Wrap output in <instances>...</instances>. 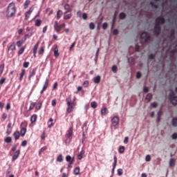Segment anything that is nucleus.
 I'll return each instance as SVG.
<instances>
[{
    "label": "nucleus",
    "instance_id": "nucleus-1",
    "mask_svg": "<svg viewBox=\"0 0 177 177\" xmlns=\"http://www.w3.org/2000/svg\"><path fill=\"white\" fill-rule=\"evenodd\" d=\"M165 19L162 17H158L155 20V27L153 30V34L156 37H158L160 35V32H161V26L160 24H165Z\"/></svg>",
    "mask_w": 177,
    "mask_h": 177
},
{
    "label": "nucleus",
    "instance_id": "nucleus-2",
    "mask_svg": "<svg viewBox=\"0 0 177 177\" xmlns=\"http://www.w3.org/2000/svg\"><path fill=\"white\" fill-rule=\"evenodd\" d=\"M6 15L8 19L13 17V16L16 15V6H15V3H11L8 5Z\"/></svg>",
    "mask_w": 177,
    "mask_h": 177
},
{
    "label": "nucleus",
    "instance_id": "nucleus-3",
    "mask_svg": "<svg viewBox=\"0 0 177 177\" xmlns=\"http://www.w3.org/2000/svg\"><path fill=\"white\" fill-rule=\"evenodd\" d=\"M66 102L68 106L66 111L68 114H70L71 113H73L74 107L77 106V103L75 102H71V98H66Z\"/></svg>",
    "mask_w": 177,
    "mask_h": 177
},
{
    "label": "nucleus",
    "instance_id": "nucleus-4",
    "mask_svg": "<svg viewBox=\"0 0 177 177\" xmlns=\"http://www.w3.org/2000/svg\"><path fill=\"white\" fill-rule=\"evenodd\" d=\"M169 99L172 104L174 106L177 104V96H175V93L172 90L170 91Z\"/></svg>",
    "mask_w": 177,
    "mask_h": 177
},
{
    "label": "nucleus",
    "instance_id": "nucleus-5",
    "mask_svg": "<svg viewBox=\"0 0 177 177\" xmlns=\"http://www.w3.org/2000/svg\"><path fill=\"white\" fill-rule=\"evenodd\" d=\"M71 139H73V127H71L67 131L66 142H71Z\"/></svg>",
    "mask_w": 177,
    "mask_h": 177
},
{
    "label": "nucleus",
    "instance_id": "nucleus-6",
    "mask_svg": "<svg viewBox=\"0 0 177 177\" xmlns=\"http://www.w3.org/2000/svg\"><path fill=\"white\" fill-rule=\"evenodd\" d=\"M140 38L141 39H143V41H145V42H147V41H150V35H149V33L145 32H142L140 35Z\"/></svg>",
    "mask_w": 177,
    "mask_h": 177
},
{
    "label": "nucleus",
    "instance_id": "nucleus-7",
    "mask_svg": "<svg viewBox=\"0 0 177 177\" xmlns=\"http://www.w3.org/2000/svg\"><path fill=\"white\" fill-rule=\"evenodd\" d=\"M119 123H120V119L118 118V116H114L111 119V124L113 127H117V125H118Z\"/></svg>",
    "mask_w": 177,
    "mask_h": 177
},
{
    "label": "nucleus",
    "instance_id": "nucleus-8",
    "mask_svg": "<svg viewBox=\"0 0 177 177\" xmlns=\"http://www.w3.org/2000/svg\"><path fill=\"white\" fill-rule=\"evenodd\" d=\"M48 86H49V79L46 80L44 86H43V88L40 91L41 95H42L44 93V92H45V91H46V89H48Z\"/></svg>",
    "mask_w": 177,
    "mask_h": 177
},
{
    "label": "nucleus",
    "instance_id": "nucleus-9",
    "mask_svg": "<svg viewBox=\"0 0 177 177\" xmlns=\"http://www.w3.org/2000/svg\"><path fill=\"white\" fill-rule=\"evenodd\" d=\"M34 10V9L31 7L28 11H27L25 13V20H28L30 19V16H31V13H32V11Z\"/></svg>",
    "mask_w": 177,
    "mask_h": 177
},
{
    "label": "nucleus",
    "instance_id": "nucleus-10",
    "mask_svg": "<svg viewBox=\"0 0 177 177\" xmlns=\"http://www.w3.org/2000/svg\"><path fill=\"white\" fill-rule=\"evenodd\" d=\"M36 73H37V69H35V68L29 71V76H28L29 81H31V78H32V77H34V75H35Z\"/></svg>",
    "mask_w": 177,
    "mask_h": 177
},
{
    "label": "nucleus",
    "instance_id": "nucleus-11",
    "mask_svg": "<svg viewBox=\"0 0 177 177\" xmlns=\"http://www.w3.org/2000/svg\"><path fill=\"white\" fill-rule=\"evenodd\" d=\"M54 28H55V31H57V32H60V31L62 30V26H60V25H59L57 21L55 22Z\"/></svg>",
    "mask_w": 177,
    "mask_h": 177
},
{
    "label": "nucleus",
    "instance_id": "nucleus-12",
    "mask_svg": "<svg viewBox=\"0 0 177 177\" xmlns=\"http://www.w3.org/2000/svg\"><path fill=\"white\" fill-rule=\"evenodd\" d=\"M19 156H20V149L16 151L12 156V160L16 161L17 158H19Z\"/></svg>",
    "mask_w": 177,
    "mask_h": 177
},
{
    "label": "nucleus",
    "instance_id": "nucleus-13",
    "mask_svg": "<svg viewBox=\"0 0 177 177\" xmlns=\"http://www.w3.org/2000/svg\"><path fill=\"white\" fill-rule=\"evenodd\" d=\"M66 161L71 162V164H74V158H71L70 155H68L66 156Z\"/></svg>",
    "mask_w": 177,
    "mask_h": 177
},
{
    "label": "nucleus",
    "instance_id": "nucleus-14",
    "mask_svg": "<svg viewBox=\"0 0 177 177\" xmlns=\"http://www.w3.org/2000/svg\"><path fill=\"white\" fill-rule=\"evenodd\" d=\"M117 162H118L117 156H114V162H113V164L112 174H114V171L115 169V167H117Z\"/></svg>",
    "mask_w": 177,
    "mask_h": 177
},
{
    "label": "nucleus",
    "instance_id": "nucleus-15",
    "mask_svg": "<svg viewBox=\"0 0 177 177\" xmlns=\"http://www.w3.org/2000/svg\"><path fill=\"white\" fill-rule=\"evenodd\" d=\"M13 136L15 140H19L20 139V131H16L13 133Z\"/></svg>",
    "mask_w": 177,
    "mask_h": 177
},
{
    "label": "nucleus",
    "instance_id": "nucleus-16",
    "mask_svg": "<svg viewBox=\"0 0 177 177\" xmlns=\"http://www.w3.org/2000/svg\"><path fill=\"white\" fill-rule=\"evenodd\" d=\"M37 114H33L31 117H30V122L32 124H35V122H37Z\"/></svg>",
    "mask_w": 177,
    "mask_h": 177
},
{
    "label": "nucleus",
    "instance_id": "nucleus-17",
    "mask_svg": "<svg viewBox=\"0 0 177 177\" xmlns=\"http://www.w3.org/2000/svg\"><path fill=\"white\" fill-rule=\"evenodd\" d=\"M27 133V129L26 127H22L20 131L21 136H24L26 133Z\"/></svg>",
    "mask_w": 177,
    "mask_h": 177
},
{
    "label": "nucleus",
    "instance_id": "nucleus-18",
    "mask_svg": "<svg viewBox=\"0 0 177 177\" xmlns=\"http://www.w3.org/2000/svg\"><path fill=\"white\" fill-rule=\"evenodd\" d=\"M26 75V69H22L21 73L20 74L19 80L23 81V78Z\"/></svg>",
    "mask_w": 177,
    "mask_h": 177
},
{
    "label": "nucleus",
    "instance_id": "nucleus-19",
    "mask_svg": "<svg viewBox=\"0 0 177 177\" xmlns=\"http://www.w3.org/2000/svg\"><path fill=\"white\" fill-rule=\"evenodd\" d=\"M64 9L65 10H67L66 12H65V13H68V12L72 11L71 8H70V5L68 3L64 5Z\"/></svg>",
    "mask_w": 177,
    "mask_h": 177
},
{
    "label": "nucleus",
    "instance_id": "nucleus-20",
    "mask_svg": "<svg viewBox=\"0 0 177 177\" xmlns=\"http://www.w3.org/2000/svg\"><path fill=\"white\" fill-rule=\"evenodd\" d=\"M15 49H16V44H15V42H13L10 45L8 50H15Z\"/></svg>",
    "mask_w": 177,
    "mask_h": 177
},
{
    "label": "nucleus",
    "instance_id": "nucleus-21",
    "mask_svg": "<svg viewBox=\"0 0 177 177\" xmlns=\"http://www.w3.org/2000/svg\"><path fill=\"white\" fill-rule=\"evenodd\" d=\"M59 48H57V46H56L54 48V56L55 57H59Z\"/></svg>",
    "mask_w": 177,
    "mask_h": 177
},
{
    "label": "nucleus",
    "instance_id": "nucleus-22",
    "mask_svg": "<svg viewBox=\"0 0 177 177\" xmlns=\"http://www.w3.org/2000/svg\"><path fill=\"white\" fill-rule=\"evenodd\" d=\"M84 154H85V151H84V150H82L80 151V153L77 156V159L82 160V158H84Z\"/></svg>",
    "mask_w": 177,
    "mask_h": 177
},
{
    "label": "nucleus",
    "instance_id": "nucleus-23",
    "mask_svg": "<svg viewBox=\"0 0 177 177\" xmlns=\"http://www.w3.org/2000/svg\"><path fill=\"white\" fill-rule=\"evenodd\" d=\"M100 80H101L100 75H97V77H95L94 78L95 84H100Z\"/></svg>",
    "mask_w": 177,
    "mask_h": 177
},
{
    "label": "nucleus",
    "instance_id": "nucleus-24",
    "mask_svg": "<svg viewBox=\"0 0 177 177\" xmlns=\"http://www.w3.org/2000/svg\"><path fill=\"white\" fill-rule=\"evenodd\" d=\"M41 107H42V102L40 101L36 105L35 109H36V110H41Z\"/></svg>",
    "mask_w": 177,
    "mask_h": 177
},
{
    "label": "nucleus",
    "instance_id": "nucleus-25",
    "mask_svg": "<svg viewBox=\"0 0 177 177\" xmlns=\"http://www.w3.org/2000/svg\"><path fill=\"white\" fill-rule=\"evenodd\" d=\"M25 49H26V46L21 47V49H19L18 51V55H23V53H24Z\"/></svg>",
    "mask_w": 177,
    "mask_h": 177
},
{
    "label": "nucleus",
    "instance_id": "nucleus-26",
    "mask_svg": "<svg viewBox=\"0 0 177 177\" xmlns=\"http://www.w3.org/2000/svg\"><path fill=\"white\" fill-rule=\"evenodd\" d=\"M57 161L58 162H63V155L60 154L57 157Z\"/></svg>",
    "mask_w": 177,
    "mask_h": 177
},
{
    "label": "nucleus",
    "instance_id": "nucleus-27",
    "mask_svg": "<svg viewBox=\"0 0 177 177\" xmlns=\"http://www.w3.org/2000/svg\"><path fill=\"white\" fill-rule=\"evenodd\" d=\"M4 142L6 143H12V137H6L5 139H4Z\"/></svg>",
    "mask_w": 177,
    "mask_h": 177
},
{
    "label": "nucleus",
    "instance_id": "nucleus-28",
    "mask_svg": "<svg viewBox=\"0 0 177 177\" xmlns=\"http://www.w3.org/2000/svg\"><path fill=\"white\" fill-rule=\"evenodd\" d=\"M44 52H45V47L41 46V47L39 48V51H38V53H39V55H43V54H44Z\"/></svg>",
    "mask_w": 177,
    "mask_h": 177
},
{
    "label": "nucleus",
    "instance_id": "nucleus-29",
    "mask_svg": "<svg viewBox=\"0 0 177 177\" xmlns=\"http://www.w3.org/2000/svg\"><path fill=\"white\" fill-rule=\"evenodd\" d=\"M75 175H80V167H75L73 170Z\"/></svg>",
    "mask_w": 177,
    "mask_h": 177
},
{
    "label": "nucleus",
    "instance_id": "nucleus-30",
    "mask_svg": "<svg viewBox=\"0 0 177 177\" xmlns=\"http://www.w3.org/2000/svg\"><path fill=\"white\" fill-rule=\"evenodd\" d=\"M171 124H172L173 127H177V118H173V120L171 121Z\"/></svg>",
    "mask_w": 177,
    "mask_h": 177
},
{
    "label": "nucleus",
    "instance_id": "nucleus-31",
    "mask_svg": "<svg viewBox=\"0 0 177 177\" xmlns=\"http://www.w3.org/2000/svg\"><path fill=\"white\" fill-rule=\"evenodd\" d=\"M39 43L37 42L33 48V53H37L38 50Z\"/></svg>",
    "mask_w": 177,
    "mask_h": 177
},
{
    "label": "nucleus",
    "instance_id": "nucleus-32",
    "mask_svg": "<svg viewBox=\"0 0 177 177\" xmlns=\"http://www.w3.org/2000/svg\"><path fill=\"white\" fill-rule=\"evenodd\" d=\"M128 62L130 64H135V59H133V57L128 58Z\"/></svg>",
    "mask_w": 177,
    "mask_h": 177
},
{
    "label": "nucleus",
    "instance_id": "nucleus-33",
    "mask_svg": "<svg viewBox=\"0 0 177 177\" xmlns=\"http://www.w3.org/2000/svg\"><path fill=\"white\" fill-rule=\"evenodd\" d=\"M152 97H153V95H151V93H148L147 95L146 100H148V102H150Z\"/></svg>",
    "mask_w": 177,
    "mask_h": 177
},
{
    "label": "nucleus",
    "instance_id": "nucleus-34",
    "mask_svg": "<svg viewBox=\"0 0 177 177\" xmlns=\"http://www.w3.org/2000/svg\"><path fill=\"white\" fill-rule=\"evenodd\" d=\"M125 17H126V15H125V13H124V12H121L119 15V19L120 20H124V19H125Z\"/></svg>",
    "mask_w": 177,
    "mask_h": 177
},
{
    "label": "nucleus",
    "instance_id": "nucleus-35",
    "mask_svg": "<svg viewBox=\"0 0 177 177\" xmlns=\"http://www.w3.org/2000/svg\"><path fill=\"white\" fill-rule=\"evenodd\" d=\"M41 23H42V21H41V19H37L35 22L36 27H40Z\"/></svg>",
    "mask_w": 177,
    "mask_h": 177
},
{
    "label": "nucleus",
    "instance_id": "nucleus-36",
    "mask_svg": "<svg viewBox=\"0 0 177 177\" xmlns=\"http://www.w3.org/2000/svg\"><path fill=\"white\" fill-rule=\"evenodd\" d=\"M91 106L92 107V109H96V107H97V103L96 102H92L91 103Z\"/></svg>",
    "mask_w": 177,
    "mask_h": 177
},
{
    "label": "nucleus",
    "instance_id": "nucleus-37",
    "mask_svg": "<svg viewBox=\"0 0 177 177\" xmlns=\"http://www.w3.org/2000/svg\"><path fill=\"white\" fill-rule=\"evenodd\" d=\"M35 102L30 103V107H29V111H31V110L34 109V107H35Z\"/></svg>",
    "mask_w": 177,
    "mask_h": 177
},
{
    "label": "nucleus",
    "instance_id": "nucleus-38",
    "mask_svg": "<svg viewBox=\"0 0 177 177\" xmlns=\"http://www.w3.org/2000/svg\"><path fill=\"white\" fill-rule=\"evenodd\" d=\"M6 82V77H2L0 80V86H1V85H3V84H5Z\"/></svg>",
    "mask_w": 177,
    "mask_h": 177
},
{
    "label": "nucleus",
    "instance_id": "nucleus-39",
    "mask_svg": "<svg viewBox=\"0 0 177 177\" xmlns=\"http://www.w3.org/2000/svg\"><path fill=\"white\" fill-rule=\"evenodd\" d=\"M83 86H84V88H88V86H89V81L85 80L83 82Z\"/></svg>",
    "mask_w": 177,
    "mask_h": 177
},
{
    "label": "nucleus",
    "instance_id": "nucleus-40",
    "mask_svg": "<svg viewBox=\"0 0 177 177\" xmlns=\"http://www.w3.org/2000/svg\"><path fill=\"white\" fill-rule=\"evenodd\" d=\"M118 151L120 154H122L125 151V147H120Z\"/></svg>",
    "mask_w": 177,
    "mask_h": 177
},
{
    "label": "nucleus",
    "instance_id": "nucleus-41",
    "mask_svg": "<svg viewBox=\"0 0 177 177\" xmlns=\"http://www.w3.org/2000/svg\"><path fill=\"white\" fill-rule=\"evenodd\" d=\"M49 122H50V124H48V128H52L53 127V118H50Z\"/></svg>",
    "mask_w": 177,
    "mask_h": 177
},
{
    "label": "nucleus",
    "instance_id": "nucleus-42",
    "mask_svg": "<svg viewBox=\"0 0 177 177\" xmlns=\"http://www.w3.org/2000/svg\"><path fill=\"white\" fill-rule=\"evenodd\" d=\"M107 111V108H103L101 109L102 115H106V112Z\"/></svg>",
    "mask_w": 177,
    "mask_h": 177
},
{
    "label": "nucleus",
    "instance_id": "nucleus-43",
    "mask_svg": "<svg viewBox=\"0 0 177 177\" xmlns=\"http://www.w3.org/2000/svg\"><path fill=\"white\" fill-rule=\"evenodd\" d=\"M90 30H95V23L91 22L89 24Z\"/></svg>",
    "mask_w": 177,
    "mask_h": 177
},
{
    "label": "nucleus",
    "instance_id": "nucleus-44",
    "mask_svg": "<svg viewBox=\"0 0 177 177\" xmlns=\"http://www.w3.org/2000/svg\"><path fill=\"white\" fill-rule=\"evenodd\" d=\"M1 118L3 121H5V120L8 118V114H6V113H3L1 115Z\"/></svg>",
    "mask_w": 177,
    "mask_h": 177
},
{
    "label": "nucleus",
    "instance_id": "nucleus-45",
    "mask_svg": "<svg viewBox=\"0 0 177 177\" xmlns=\"http://www.w3.org/2000/svg\"><path fill=\"white\" fill-rule=\"evenodd\" d=\"M28 5H30V1L26 0L24 3V8L27 9V8H28Z\"/></svg>",
    "mask_w": 177,
    "mask_h": 177
},
{
    "label": "nucleus",
    "instance_id": "nucleus-46",
    "mask_svg": "<svg viewBox=\"0 0 177 177\" xmlns=\"http://www.w3.org/2000/svg\"><path fill=\"white\" fill-rule=\"evenodd\" d=\"M64 20H68L71 19V14L66 15L64 17Z\"/></svg>",
    "mask_w": 177,
    "mask_h": 177
},
{
    "label": "nucleus",
    "instance_id": "nucleus-47",
    "mask_svg": "<svg viewBox=\"0 0 177 177\" xmlns=\"http://www.w3.org/2000/svg\"><path fill=\"white\" fill-rule=\"evenodd\" d=\"M175 164V159H171L169 161V166L174 167V165Z\"/></svg>",
    "mask_w": 177,
    "mask_h": 177
},
{
    "label": "nucleus",
    "instance_id": "nucleus-48",
    "mask_svg": "<svg viewBox=\"0 0 177 177\" xmlns=\"http://www.w3.org/2000/svg\"><path fill=\"white\" fill-rule=\"evenodd\" d=\"M117 70H118L117 66L113 65V66H112V71H113V73H117Z\"/></svg>",
    "mask_w": 177,
    "mask_h": 177
},
{
    "label": "nucleus",
    "instance_id": "nucleus-49",
    "mask_svg": "<svg viewBox=\"0 0 177 177\" xmlns=\"http://www.w3.org/2000/svg\"><path fill=\"white\" fill-rule=\"evenodd\" d=\"M21 146H22L23 147H26V146H27V140H24V141H22Z\"/></svg>",
    "mask_w": 177,
    "mask_h": 177
},
{
    "label": "nucleus",
    "instance_id": "nucleus-50",
    "mask_svg": "<svg viewBox=\"0 0 177 177\" xmlns=\"http://www.w3.org/2000/svg\"><path fill=\"white\" fill-rule=\"evenodd\" d=\"M24 68H27L30 66V62H25L23 64Z\"/></svg>",
    "mask_w": 177,
    "mask_h": 177
},
{
    "label": "nucleus",
    "instance_id": "nucleus-51",
    "mask_svg": "<svg viewBox=\"0 0 177 177\" xmlns=\"http://www.w3.org/2000/svg\"><path fill=\"white\" fill-rule=\"evenodd\" d=\"M27 122H23L21 124V127H23V128H27Z\"/></svg>",
    "mask_w": 177,
    "mask_h": 177
},
{
    "label": "nucleus",
    "instance_id": "nucleus-52",
    "mask_svg": "<svg viewBox=\"0 0 177 177\" xmlns=\"http://www.w3.org/2000/svg\"><path fill=\"white\" fill-rule=\"evenodd\" d=\"M46 149H48V147H41L40 149V151H39V154H41V153H44V151H45V150H46Z\"/></svg>",
    "mask_w": 177,
    "mask_h": 177
},
{
    "label": "nucleus",
    "instance_id": "nucleus-53",
    "mask_svg": "<svg viewBox=\"0 0 177 177\" xmlns=\"http://www.w3.org/2000/svg\"><path fill=\"white\" fill-rule=\"evenodd\" d=\"M122 174H123L122 169H118V174L119 175V176H121V175H122Z\"/></svg>",
    "mask_w": 177,
    "mask_h": 177
},
{
    "label": "nucleus",
    "instance_id": "nucleus-54",
    "mask_svg": "<svg viewBox=\"0 0 177 177\" xmlns=\"http://www.w3.org/2000/svg\"><path fill=\"white\" fill-rule=\"evenodd\" d=\"M108 24H107V23H104L103 24H102V28H103V30H107V27H108Z\"/></svg>",
    "mask_w": 177,
    "mask_h": 177
},
{
    "label": "nucleus",
    "instance_id": "nucleus-55",
    "mask_svg": "<svg viewBox=\"0 0 177 177\" xmlns=\"http://www.w3.org/2000/svg\"><path fill=\"white\" fill-rule=\"evenodd\" d=\"M56 104H57L56 99L53 100L51 102V104L53 107H55L56 106Z\"/></svg>",
    "mask_w": 177,
    "mask_h": 177
},
{
    "label": "nucleus",
    "instance_id": "nucleus-56",
    "mask_svg": "<svg viewBox=\"0 0 177 177\" xmlns=\"http://www.w3.org/2000/svg\"><path fill=\"white\" fill-rule=\"evenodd\" d=\"M21 45H23V41H17V46H18V48H20V46H21Z\"/></svg>",
    "mask_w": 177,
    "mask_h": 177
},
{
    "label": "nucleus",
    "instance_id": "nucleus-57",
    "mask_svg": "<svg viewBox=\"0 0 177 177\" xmlns=\"http://www.w3.org/2000/svg\"><path fill=\"white\" fill-rule=\"evenodd\" d=\"M150 5L153 6V8H155V9H157V8H158V6L155 4L154 2H153V1L150 2Z\"/></svg>",
    "mask_w": 177,
    "mask_h": 177
},
{
    "label": "nucleus",
    "instance_id": "nucleus-58",
    "mask_svg": "<svg viewBox=\"0 0 177 177\" xmlns=\"http://www.w3.org/2000/svg\"><path fill=\"white\" fill-rule=\"evenodd\" d=\"M154 57H156V55H154V54H151L149 55V60H153Z\"/></svg>",
    "mask_w": 177,
    "mask_h": 177
},
{
    "label": "nucleus",
    "instance_id": "nucleus-59",
    "mask_svg": "<svg viewBox=\"0 0 177 177\" xmlns=\"http://www.w3.org/2000/svg\"><path fill=\"white\" fill-rule=\"evenodd\" d=\"M151 106H152V107H153V109H156V107H157V106H158V104H157V102H153L152 104H151Z\"/></svg>",
    "mask_w": 177,
    "mask_h": 177
},
{
    "label": "nucleus",
    "instance_id": "nucleus-60",
    "mask_svg": "<svg viewBox=\"0 0 177 177\" xmlns=\"http://www.w3.org/2000/svg\"><path fill=\"white\" fill-rule=\"evenodd\" d=\"M82 17L84 20H86L88 19V15H86V13H83Z\"/></svg>",
    "mask_w": 177,
    "mask_h": 177
},
{
    "label": "nucleus",
    "instance_id": "nucleus-61",
    "mask_svg": "<svg viewBox=\"0 0 177 177\" xmlns=\"http://www.w3.org/2000/svg\"><path fill=\"white\" fill-rule=\"evenodd\" d=\"M146 161H150L151 160V157L150 155H147L145 158Z\"/></svg>",
    "mask_w": 177,
    "mask_h": 177
},
{
    "label": "nucleus",
    "instance_id": "nucleus-62",
    "mask_svg": "<svg viewBox=\"0 0 177 177\" xmlns=\"http://www.w3.org/2000/svg\"><path fill=\"white\" fill-rule=\"evenodd\" d=\"M46 133L45 131H44L41 136V139H42L43 140H45V138H46Z\"/></svg>",
    "mask_w": 177,
    "mask_h": 177
},
{
    "label": "nucleus",
    "instance_id": "nucleus-63",
    "mask_svg": "<svg viewBox=\"0 0 177 177\" xmlns=\"http://www.w3.org/2000/svg\"><path fill=\"white\" fill-rule=\"evenodd\" d=\"M143 91L145 93H147V92H149V87H144Z\"/></svg>",
    "mask_w": 177,
    "mask_h": 177
},
{
    "label": "nucleus",
    "instance_id": "nucleus-64",
    "mask_svg": "<svg viewBox=\"0 0 177 177\" xmlns=\"http://www.w3.org/2000/svg\"><path fill=\"white\" fill-rule=\"evenodd\" d=\"M172 139H177V133H174L172 135Z\"/></svg>",
    "mask_w": 177,
    "mask_h": 177
}]
</instances>
